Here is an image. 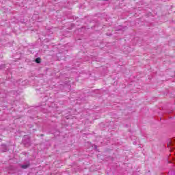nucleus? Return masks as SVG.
I'll return each instance as SVG.
<instances>
[{"instance_id":"obj_1","label":"nucleus","mask_w":175,"mask_h":175,"mask_svg":"<svg viewBox=\"0 0 175 175\" xmlns=\"http://www.w3.org/2000/svg\"><path fill=\"white\" fill-rule=\"evenodd\" d=\"M36 62L37 64H40V58H36Z\"/></svg>"},{"instance_id":"obj_2","label":"nucleus","mask_w":175,"mask_h":175,"mask_svg":"<svg viewBox=\"0 0 175 175\" xmlns=\"http://www.w3.org/2000/svg\"><path fill=\"white\" fill-rule=\"evenodd\" d=\"M29 165H23L21 167H23V169H27V167H28Z\"/></svg>"},{"instance_id":"obj_3","label":"nucleus","mask_w":175,"mask_h":175,"mask_svg":"<svg viewBox=\"0 0 175 175\" xmlns=\"http://www.w3.org/2000/svg\"><path fill=\"white\" fill-rule=\"evenodd\" d=\"M105 1H107V0H105Z\"/></svg>"}]
</instances>
